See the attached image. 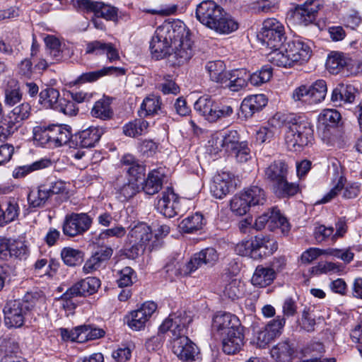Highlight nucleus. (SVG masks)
Wrapping results in <instances>:
<instances>
[{"instance_id": "nucleus-1", "label": "nucleus", "mask_w": 362, "mask_h": 362, "mask_svg": "<svg viewBox=\"0 0 362 362\" xmlns=\"http://www.w3.org/2000/svg\"><path fill=\"white\" fill-rule=\"evenodd\" d=\"M191 318L185 312L171 313L159 327V332H169L171 335L172 350L184 362H199V351L197 345L186 335Z\"/></svg>"}, {"instance_id": "nucleus-2", "label": "nucleus", "mask_w": 362, "mask_h": 362, "mask_svg": "<svg viewBox=\"0 0 362 362\" xmlns=\"http://www.w3.org/2000/svg\"><path fill=\"white\" fill-rule=\"evenodd\" d=\"M195 17L202 25L220 34H229L238 28V23L212 0L199 3L196 7Z\"/></svg>"}, {"instance_id": "nucleus-3", "label": "nucleus", "mask_w": 362, "mask_h": 362, "mask_svg": "<svg viewBox=\"0 0 362 362\" xmlns=\"http://www.w3.org/2000/svg\"><path fill=\"white\" fill-rule=\"evenodd\" d=\"M311 42L301 38L288 41L279 50L271 51L268 60L274 65L290 67L296 63L308 62L312 56Z\"/></svg>"}, {"instance_id": "nucleus-4", "label": "nucleus", "mask_w": 362, "mask_h": 362, "mask_svg": "<svg viewBox=\"0 0 362 362\" xmlns=\"http://www.w3.org/2000/svg\"><path fill=\"white\" fill-rule=\"evenodd\" d=\"M185 33V25L182 22H164L156 28L150 43L153 57L158 60L168 56L175 40L181 39Z\"/></svg>"}, {"instance_id": "nucleus-5", "label": "nucleus", "mask_w": 362, "mask_h": 362, "mask_svg": "<svg viewBox=\"0 0 362 362\" xmlns=\"http://www.w3.org/2000/svg\"><path fill=\"white\" fill-rule=\"evenodd\" d=\"M277 248L276 241L269 236L257 235L237 244L235 251L241 256H248L255 260H259L272 255Z\"/></svg>"}, {"instance_id": "nucleus-6", "label": "nucleus", "mask_w": 362, "mask_h": 362, "mask_svg": "<svg viewBox=\"0 0 362 362\" xmlns=\"http://www.w3.org/2000/svg\"><path fill=\"white\" fill-rule=\"evenodd\" d=\"M35 300V296L30 293L21 299L8 300L3 309L6 325L10 327H22Z\"/></svg>"}, {"instance_id": "nucleus-7", "label": "nucleus", "mask_w": 362, "mask_h": 362, "mask_svg": "<svg viewBox=\"0 0 362 362\" xmlns=\"http://www.w3.org/2000/svg\"><path fill=\"white\" fill-rule=\"evenodd\" d=\"M313 133L312 125L305 119L289 123L285 133V141L288 148L294 151H300L310 141Z\"/></svg>"}, {"instance_id": "nucleus-8", "label": "nucleus", "mask_w": 362, "mask_h": 362, "mask_svg": "<svg viewBox=\"0 0 362 362\" xmlns=\"http://www.w3.org/2000/svg\"><path fill=\"white\" fill-rule=\"evenodd\" d=\"M284 26L276 18H267L263 22L260 39L269 49L279 50L284 39Z\"/></svg>"}, {"instance_id": "nucleus-9", "label": "nucleus", "mask_w": 362, "mask_h": 362, "mask_svg": "<svg viewBox=\"0 0 362 362\" xmlns=\"http://www.w3.org/2000/svg\"><path fill=\"white\" fill-rule=\"evenodd\" d=\"M93 223V218L86 213H71L66 215L63 224V233L69 237L83 235Z\"/></svg>"}, {"instance_id": "nucleus-10", "label": "nucleus", "mask_w": 362, "mask_h": 362, "mask_svg": "<svg viewBox=\"0 0 362 362\" xmlns=\"http://www.w3.org/2000/svg\"><path fill=\"white\" fill-rule=\"evenodd\" d=\"M321 6L322 0H306L296 7L293 13L294 22L302 26L312 23Z\"/></svg>"}, {"instance_id": "nucleus-11", "label": "nucleus", "mask_w": 362, "mask_h": 362, "mask_svg": "<svg viewBox=\"0 0 362 362\" xmlns=\"http://www.w3.org/2000/svg\"><path fill=\"white\" fill-rule=\"evenodd\" d=\"M285 319L277 316L271 320L264 329L257 333L255 343L259 348H265L272 340L279 337L285 325Z\"/></svg>"}, {"instance_id": "nucleus-12", "label": "nucleus", "mask_w": 362, "mask_h": 362, "mask_svg": "<svg viewBox=\"0 0 362 362\" xmlns=\"http://www.w3.org/2000/svg\"><path fill=\"white\" fill-rule=\"evenodd\" d=\"M128 240L132 244V250L136 252L133 256L138 255L139 251H143L152 238L150 227L144 223H139L134 226L129 232Z\"/></svg>"}, {"instance_id": "nucleus-13", "label": "nucleus", "mask_w": 362, "mask_h": 362, "mask_svg": "<svg viewBox=\"0 0 362 362\" xmlns=\"http://www.w3.org/2000/svg\"><path fill=\"white\" fill-rule=\"evenodd\" d=\"M187 34V33H185ZM174 51L168 56V62L172 66H180L187 62L193 54L191 41L185 35L181 39L175 40Z\"/></svg>"}, {"instance_id": "nucleus-14", "label": "nucleus", "mask_w": 362, "mask_h": 362, "mask_svg": "<svg viewBox=\"0 0 362 362\" xmlns=\"http://www.w3.org/2000/svg\"><path fill=\"white\" fill-rule=\"evenodd\" d=\"M156 209L159 213L168 218L179 215L182 211L179 197L170 189L162 193V197L156 204Z\"/></svg>"}, {"instance_id": "nucleus-15", "label": "nucleus", "mask_w": 362, "mask_h": 362, "mask_svg": "<svg viewBox=\"0 0 362 362\" xmlns=\"http://www.w3.org/2000/svg\"><path fill=\"white\" fill-rule=\"evenodd\" d=\"M235 188L234 176L228 172H221L215 175L210 186L212 195L217 199H223Z\"/></svg>"}, {"instance_id": "nucleus-16", "label": "nucleus", "mask_w": 362, "mask_h": 362, "mask_svg": "<svg viewBox=\"0 0 362 362\" xmlns=\"http://www.w3.org/2000/svg\"><path fill=\"white\" fill-rule=\"evenodd\" d=\"M30 105L28 103H23L14 107L7 115L5 125L6 126L4 134L10 135L16 131L30 115Z\"/></svg>"}, {"instance_id": "nucleus-17", "label": "nucleus", "mask_w": 362, "mask_h": 362, "mask_svg": "<svg viewBox=\"0 0 362 362\" xmlns=\"http://www.w3.org/2000/svg\"><path fill=\"white\" fill-rule=\"evenodd\" d=\"M85 53L95 56L105 54L107 61L110 63L120 58L118 49L114 44L98 40L88 42L86 45Z\"/></svg>"}, {"instance_id": "nucleus-18", "label": "nucleus", "mask_w": 362, "mask_h": 362, "mask_svg": "<svg viewBox=\"0 0 362 362\" xmlns=\"http://www.w3.org/2000/svg\"><path fill=\"white\" fill-rule=\"evenodd\" d=\"M156 309L157 305L154 302L144 303L140 308L130 313V319L128 320L129 327L136 331L144 329Z\"/></svg>"}, {"instance_id": "nucleus-19", "label": "nucleus", "mask_w": 362, "mask_h": 362, "mask_svg": "<svg viewBox=\"0 0 362 362\" xmlns=\"http://www.w3.org/2000/svg\"><path fill=\"white\" fill-rule=\"evenodd\" d=\"M79 7L94 13L96 17L103 18L107 21H115L117 18V8L100 1L91 0H77Z\"/></svg>"}, {"instance_id": "nucleus-20", "label": "nucleus", "mask_w": 362, "mask_h": 362, "mask_svg": "<svg viewBox=\"0 0 362 362\" xmlns=\"http://www.w3.org/2000/svg\"><path fill=\"white\" fill-rule=\"evenodd\" d=\"M112 255L113 249L111 247L101 245L100 248L93 252L86 260L83 267V271L86 274H90L100 268L105 267Z\"/></svg>"}, {"instance_id": "nucleus-21", "label": "nucleus", "mask_w": 362, "mask_h": 362, "mask_svg": "<svg viewBox=\"0 0 362 362\" xmlns=\"http://www.w3.org/2000/svg\"><path fill=\"white\" fill-rule=\"evenodd\" d=\"M218 259L217 252L213 247L205 248L195 253L187 262L185 272H194L203 266L211 267Z\"/></svg>"}, {"instance_id": "nucleus-22", "label": "nucleus", "mask_w": 362, "mask_h": 362, "mask_svg": "<svg viewBox=\"0 0 362 362\" xmlns=\"http://www.w3.org/2000/svg\"><path fill=\"white\" fill-rule=\"evenodd\" d=\"M346 179L341 176L337 183L322 199L320 203H327L334 198L339 192L345 199H354L360 193L359 186L356 183H346Z\"/></svg>"}, {"instance_id": "nucleus-23", "label": "nucleus", "mask_w": 362, "mask_h": 362, "mask_svg": "<svg viewBox=\"0 0 362 362\" xmlns=\"http://www.w3.org/2000/svg\"><path fill=\"white\" fill-rule=\"evenodd\" d=\"M100 286V281L96 277H87L76 283L65 293L64 298H76L95 293Z\"/></svg>"}, {"instance_id": "nucleus-24", "label": "nucleus", "mask_w": 362, "mask_h": 362, "mask_svg": "<svg viewBox=\"0 0 362 362\" xmlns=\"http://www.w3.org/2000/svg\"><path fill=\"white\" fill-rule=\"evenodd\" d=\"M213 329L220 332L222 335L227 334L233 329H243L238 317L230 313L219 312L216 313L212 322Z\"/></svg>"}, {"instance_id": "nucleus-25", "label": "nucleus", "mask_w": 362, "mask_h": 362, "mask_svg": "<svg viewBox=\"0 0 362 362\" xmlns=\"http://www.w3.org/2000/svg\"><path fill=\"white\" fill-rule=\"evenodd\" d=\"M1 89L4 93V103L6 106H13L22 100L23 93L17 80L8 78L4 81Z\"/></svg>"}, {"instance_id": "nucleus-26", "label": "nucleus", "mask_w": 362, "mask_h": 362, "mask_svg": "<svg viewBox=\"0 0 362 362\" xmlns=\"http://www.w3.org/2000/svg\"><path fill=\"white\" fill-rule=\"evenodd\" d=\"M281 115L277 113L270 118L267 124L262 126L256 132V141L259 144L269 142L281 125Z\"/></svg>"}, {"instance_id": "nucleus-27", "label": "nucleus", "mask_w": 362, "mask_h": 362, "mask_svg": "<svg viewBox=\"0 0 362 362\" xmlns=\"http://www.w3.org/2000/svg\"><path fill=\"white\" fill-rule=\"evenodd\" d=\"M243 329H233L224 334L222 340L223 351L227 354H235L243 345Z\"/></svg>"}, {"instance_id": "nucleus-28", "label": "nucleus", "mask_w": 362, "mask_h": 362, "mask_svg": "<svg viewBox=\"0 0 362 362\" xmlns=\"http://www.w3.org/2000/svg\"><path fill=\"white\" fill-rule=\"evenodd\" d=\"M165 170L163 168H158L150 171L144 180L142 189L149 195L157 194L162 188Z\"/></svg>"}, {"instance_id": "nucleus-29", "label": "nucleus", "mask_w": 362, "mask_h": 362, "mask_svg": "<svg viewBox=\"0 0 362 362\" xmlns=\"http://www.w3.org/2000/svg\"><path fill=\"white\" fill-rule=\"evenodd\" d=\"M288 175V166L281 160H274L264 169V179L270 186Z\"/></svg>"}, {"instance_id": "nucleus-30", "label": "nucleus", "mask_w": 362, "mask_h": 362, "mask_svg": "<svg viewBox=\"0 0 362 362\" xmlns=\"http://www.w3.org/2000/svg\"><path fill=\"white\" fill-rule=\"evenodd\" d=\"M250 80L249 74L245 69H236L230 71L226 81L222 87L229 89L233 92H238L245 88Z\"/></svg>"}, {"instance_id": "nucleus-31", "label": "nucleus", "mask_w": 362, "mask_h": 362, "mask_svg": "<svg viewBox=\"0 0 362 362\" xmlns=\"http://www.w3.org/2000/svg\"><path fill=\"white\" fill-rule=\"evenodd\" d=\"M358 89L353 84L339 83L332 90L331 100L339 105L352 103L356 98Z\"/></svg>"}, {"instance_id": "nucleus-32", "label": "nucleus", "mask_w": 362, "mask_h": 362, "mask_svg": "<svg viewBox=\"0 0 362 362\" xmlns=\"http://www.w3.org/2000/svg\"><path fill=\"white\" fill-rule=\"evenodd\" d=\"M20 214L18 200L10 198L0 204V226H5L16 220Z\"/></svg>"}, {"instance_id": "nucleus-33", "label": "nucleus", "mask_w": 362, "mask_h": 362, "mask_svg": "<svg viewBox=\"0 0 362 362\" xmlns=\"http://www.w3.org/2000/svg\"><path fill=\"white\" fill-rule=\"evenodd\" d=\"M125 70L123 68L117 66H105L103 69L94 71L86 72L81 74L75 81V84L92 83L98 81L99 78L112 74L123 75Z\"/></svg>"}, {"instance_id": "nucleus-34", "label": "nucleus", "mask_w": 362, "mask_h": 362, "mask_svg": "<svg viewBox=\"0 0 362 362\" xmlns=\"http://www.w3.org/2000/svg\"><path fill=\"white\" fill-rule=\"evenodd\" d=\"M276 276V273L273 268L258 265L253 273L251 283L255 286L264 288L271 285Z\"/></svg>"}, {"instance_id": "nucleus-35", "label": "nucleus", "mask_w": 362, "mask_h": 362, "mask_svg": "<svg viewBox=\"0 0 362 362\" xmlns=\"http://www.w3.org/2000/svg\"><path fill=\"white\" fill-rule=\"evenodd\" d=\"M104 129L99 127H90L81 132L76 136V143L82 148H92L98 143Z\"/></svg>"}, {"instance_id": "nucleus-36", "label": "nucleus", "mask_w": 362, "mask_h": 362, "mask_svg": "<svg viewBox=\"0 0 362 362\" xmlns=\"http://www.w3.org/2000/svg\"><path fill=\"white\" fill-rule=\"evenodd\" d=\"M267 103V99L264 94L252 95L243 100L240 108L245 116L248 117L261 110Z\"/></svg>"}, {"instance_id": "nucleus-37", "label": "nucleus", "mask_w": 362, "mask_h": 362, "mask_svg": "<svg viewBox=\"0 0 362 362\" xmlns=\"http://www.w3.org/2000/svg\"><path fill=\"white\" fill-rule=\"evenodd\" d=\"M54 161L47 158H42L31 164L16 167L13 171V177L22 178L28 174L51 167Z\"/></svg>"}, {"instance_id": "nucleus-38", "label": "nucleus", "mask_w": 362, "mask_h": 362, "mask_svg": "<svg viewBox=\"0 0 362 362\" xmlns=\"http://www.w3.org/2000/svg\"><path fill=\"white\" fill-rule=\"evenodd\" d=\"M271 188L274 194L279 198L293 197L299 191V185L295 182H288V176L273 184Z\"/></svg>"}, {"instance_id": "nucleus-39", "label": "nucleus", "mask_w": 362, "mask_h": 362, "mask_svg": "<svg viewBox=\"0 0 362 362\" xmlns=\"http://www.w3.org/2000/svg\"><path fill=\"white\" fill-rule=\"evenodd\" d=\"M210 79L220 84L221 86L226 81L230 71H226V64L223 61L217 60L209 62L205 66Z\"/></svg>"}, {"instance_id": "nucleus-40", "label": "nucleus", "mask_w": 362, "mask_h": 362, "mask_svg": "<svg viewBox=\"0 0 362 362\" xmlns=\"http://www.w3.org/2000/svg\"><path fill=\"white\" fill-rule=\"evenodd\" d=\"M182 258L179 256L170 259L164 267L163 272L165 274V277L170 281H173L180 275H188L192 272H185L187 269V263L182 265L181 262Z\"/></svg>"}, {"instance_id": "nucleus-41", "label": "nucleus", "mask_w": 362, "mask_h": 362, "mask_svg": "<svg viewBox=\"0 0 362 362\" xmlns=\"http://www.w3.org/2000/svg\"><path fill=\"white\" fill-rule=\"evenodd\" d=\"M293 352V348L288 340L279 342L270 351L271 356L276 362H289Z\"/></svg>"}, {"instance_id": "nucleus-42", "label": "nucleus", "mask_w": 362, "mask_h": 362, "mask_svg": "<svg viewBox=\"0 0 362 362\" xmlns=\"http://www.w3.org/2000/svg\"><path fill=\"white\" fill-rule=\"evenodd\" d=\"M51 145L54 147L62 146L69 141L71 133L67 126L50 125Z\"/></svg>"}, {"instance_id": "nucleus-43", "label": "nucleus", "mask_w": 362, "mask_h": 362, "mask_svg": "<svg viewBox=\"0 0 362 362\" xmlns=\"http://www.w3.org/2000/svg\"><path fill=\"white\" fill-rule=\"evenodd\" d=\"M111 103L112 100L108 97H103L96 101L91 110L92 116L103 120L111 119L113 115Z\"/></svg>"}, {"instance_id": "nucleus-44", "label": "nucleus", "mask_w": 362, "mask_h": 362, "mask_svg": "<svg viewBox=\"0 0 362 362\" xmlns=\"http://www.w3.org/2000/svg\"><path fill=\"white\" fill-rule=\"evenodd\" d=\"M59 92L52 87H47L40 93V103L46 108L56 110L59 100Z\"/></svg>"}, {"instance_id": "nucleus-45", "label": "nucleus", "mask_w": 362, "mask_h": 362, "mask_svg": "<svg viewBox=\"0 0 362 362\" xmlns=\"http://www.w3.org/2000/svg\"><path fill=\"white\" fill-rule=\"evenodd\" d=\"M349 61L343 53L333 52L328 56L326 67L331 74H337L349 64Z\"/></svg>"}, {"instance_id": "nucleus-46", "label": "nucleus", "mask_w": 362, "mask_h": 362, "mask_svg": "<svg viewBox=\"0 0 362 362\" xmlns=\"http://www.w3.org/2000/svg\"><path fill=\"white\" fill-rule=\"evenodd\" d=\"M47 52L50 57L56 60L59 61L62 59L63 45L60 40L55 36L48 35L44 38Z\"/></svg>"}, {"instance_id": "nucleus-47", "label": "nucleus", "mask_w": 362, "mask_h": 362, "mask_svg": "<svg viewBox=\"0 0 362 362\" xmlns=\"http://www.w3.org/2000/svg\"><path fill=\"white\" fill-rule=\"evenodd\" d=\"M269 228L270 230L280 228L282 233L286 234L289 231L290 226L287 219L281 214L280 211L274 208L269 211Z\"/></svg>"}, {"instance_id": "nucleus-48", "label": "nucleus", "mask_w": 362, "mask_h": 362, "mask_svg": "<svg viewBox=\"0 0 362 362\" xmlns=\"http://www.w3.org/2000/svg\"><path fill=\"white\" fill-rule=\"evenodd\" d=\"M251 206L263 205L267 201L264 190L258 186H252L243 192Z\"/></svg>"}, {"instance_id": "nucleus-49", "label": "nucleus", "mask_w": 362, "mask_h": 362, "mask_svg": "<svg viewBox=\"0 0 362 362\" xmlns=\"http://www.w3.org/2000/svg\"><path fill=\"white\" fill-rule=\"evenodd\" d=\"M49 197L47 188L42 185L36 190L30 191L28 195V202L30 207H42Z\"/></svg>"}, {"instance_id": "nucleus-50", "label": "nucleus", "mask_w": 362, "mask_h": 362, "mask_svg": "<svg viewBox=\"0 0 362 362\" xmlns=\"http://www.w3.org/2000/svg\"><path fill=\"white\" fill-rule=\"evenodd\" d=\"M204 224L203 215L196 212L183 219L180 223V227L186 233H192L202 229Z\"/></svg>"}, {"instance_id": "nucleus-51", "label": "nucleus", "mask_w": 362, "mask_h": 362, "mask_svg": "<svg viewBox=\"0 0 362 362\" xmlns=\"http://www.w3.org/2000/svg\"><path fill=\"white\" fill-rule=\"evenodd\" d=\"M160 100L157 96L151 95L146 97L141 105L139 115L140 117H146L157 114L160 110Z\"/></svg>"}, {"instance_id": "nucleus-52", "label": "nucleus", "mask_w": 362, "mask_h": 362, "mask_svg": "<svg viewBox=\"0 0 362 362\" xmlns=\"http://www.w3.org/2000/svg\"><path fill=\"white\" fill-rule=\"evenodd\" d=\"M215 102L209 95L201 96L194 103V110L209 122L213 112Z\"/></svg>"}, {"instance_id": "nucleus-53", "label": "nucleus", "mask_w": 362, "mask_h": 362, "mask_svg": "<svg viewBox=\"0 0 362 362\" xmlns=\"http://www.w3.org/2000/svg\"><path fill=\"white\" fill-rule=\"evenodd\" d=\"M127 233V230L122 226L118 225L110 228H107L101 230L96 238L98 243L103 245L111 238H122Z\"/></svg>"}, {"instance_id": "nucleus-54", "label": "nucleus", "mask_w": 362, "mask_h": 362, "mask_svg": "<svg viewBox=\"0 0 362 362\" xmlns=\"http://www.w3.org/2000/svg\"><path fill=\"white\" fill-rule=\"evenodd\" d=\"M341 119V114L334 109H325L322 111L318 117L320 124L325 127L337 126Z\"/></svg>"}, {"instance_id": "nucleus-55", "label": "nucleus", "mask_w": 362, "mask_h": 362, "mask_svg": "<svg viewBox=\"0 0 362 362\" xmlns=\"http://www.w3.org/2000/svg\"><path fill=\"white\" fill-rule=\"evenodd\" d=\"M8 257H14L20 260L26 259L29 256V249L25 242L11 239Z\"/></svg>"}, {"instance_id": "nucleus-56", "label": "nucleus", "mask_w": 362, "mask_h": 362, "mask_svg": "<svg viewBox=\"0 0 362 362\" xmlns=\"http://www.w3.org/2000/svg\"><path fill=\"white\" fill-rule=\"evenodd\" d=\"M61 257L65 264L74 267L82 262L83 255L81 250L67 247L62 250Z\"/></svg>"}, {"instance_id": "nucleus-57", "label": "nucleus", "mask_w": 362, "mask_h": 362, "mask_svg": "<svg viewBox=\"0 0 362 362\" xmlns=\"http://www.w3.org/2000/svg\"><path fill=\"white\" fill-rule=\"evenodd\" d=\"M313 104L322 102L326 96L327 88L324 80H317L308 87Z\"/></svg>"}, {"instance_id": "nucleus-58", "label": "nucleus", "mask_w": 362, "mask_h": 362, "mask_svg": "<svg viewBox=\"0 0 362 362\" xmlns=\"http://www.w3.org/2000/svg\"><path fill=\"white\" fill-rule=\"evenodd\" d=\"M251 207L243 192L234 196L230 201V209L238 216L246 214Z\"/></svg>"}, {"instance_id": "nucleus-59", "label": "nucleus", "mask_w": 362, "mask_h": 362, "mask_svg": "<svg viewBox=\"0 0 362 362\" xmlns=\"http://www.w3.org/2000/svg\"><path fill=\"white\" fill-rule=\"evenodd\" d=\"M148 124L146 121L139 119L134 122H129L123 127V132L125 135L131 137H135L144 134L147 128Z\"/></svg>"}, {"instance_id": "nucleus-60", "label": "nucleus", "mask_w": 362, "mask_h": 362, "mask_svg": "<svg viewBox=\"0 0 362 362\" xmlns=\"http://www.w3.org/2000/svg\"><path fill=\"white\" fill-rule=\"evenodd\" d=\"M272 76V69L269 66H264L260 70L249 74L250 81L254 86H261L268 82Z\"/></svg>"}, {"instance_id": "nucleus-61", "label": "nucleus", "mask_w": 362, "mask_h": 362, "mask_svg": "<svg viewBox=\"0 0 362 362\" xmlns=\"http://www.w3.org/2000/svg\"><path fill=\"white\" fill-rule=\"evenodd\" d=\"M233 107L229 105L215 104L213 112L209 117V122H215L231 117L233 114Z\"/></svg>"}, {"instance_id": "nucleus-62", "label": "nucleus", "mask_w": 362, "mask_h": 362, "mask_svg": "<svg viewBox=\"0 0 362 362\" xmlns=\"http://www.w3.org/2000/svg\"><path fill=\"white\" fill-rule=\"evenodd\" d=\"M243 283L239 279H234L225 286L223 293L228 298L235 300L243 294Z\"/></svg>"}, {"instance_id": "nucleus-63", "label": "nucleus", "mask_w": 362, "mask_h": 362, "mask_svg": "<svg viewBox=\"0 0 362 362\" xmlns=\"http://www.w3.org/2000/svg\"><path fill=\"white\" fill-rule=\"evenodd\" d=\"M225 151L222 133L217 132L211 136L208 141L207 151L211 155H217L219 152Z\"/></svg>"}, {"instance_id": "nucleus-64", "label": "nucleus", "mask_w": 362, "mask_h": 362, "mask_svg": "<svg viewBox=\"0 0 362 362\" xmlns=\"http://www.w3.org/2000/svg\"><path fill=\"white\" fill-rule=\"evenodd\" d=\"M136 279V275L134 269L129 267H125L119 272L117 284L119 287H128L132 286Z\"/></svg>"}]
</instances>
